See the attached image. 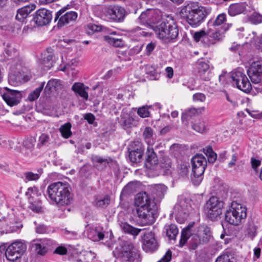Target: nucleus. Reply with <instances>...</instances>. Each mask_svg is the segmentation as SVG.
<instances>
[{
  "mask_svg": "<svg viewBox=\"0 0 262 262\" xmlns=\"http://www.w3.org/2000/svg\"><path fill=\"white\" fill-rule=\"evenodd\" d=\"M136 213L143 225H149L155 221V203L146 192L138 193L135 199Z\"/></svg>",
  "mask_w": 262,
  "mask_h": 262,
  "instance_id": "f257e3e1",
  "label": "nucleus"
},
{
  "mask_svg": "<svg viewBox=\"0 0 262 262\" xmlns=\"http://www.w3.org/2000/svg\"><path fill=\"white\" fill-rule=\"evenodd\" d=\"M71 187L68 183L58 182L48 186L47 194L49 199L59 206L70 204L72 201Z\"/></svg>",
  "mask_w": 262,
  "mask_h": 262,
  "instance_id": "f03ea898",
  "label": "nucleus"
},
{
  "mask_svg": "<svg viewBox=\"0 0 262 262\" xmlns=\"http://www.w3.org/2000/svg\"><path fill=\"white\" fill-rule=\"evenodd\" d=\"M180 14L193 27L199 26L206 17L205 8L193 2L182 7Z\"/></svg>",
  "mask_w": 262,
  "mask_h": 262,
  "instance_id": "7ed1b4c3",
  "label": "nucleus"
},
{
  "mask_svg": "<svg viewBox=\"0 0 262 262\" xmlns=\"http://www.w3.org/2000/svg\"><path fill=\"white\" fill-rule=\"evenodd\" d=\"M156 36L165 42L177 38L179 34L177 26L173 19L166 20L156 26H153Z\"/></svg>",
  "mask_w": 262,
  "mask_h": 262,
  "instance_id": "20e7f679",
  "label": "nucleus"
},
{
  "mask_svg": "<svg viewBox=\"0 0 262 262\" xmlns=\"http://www.w3.org/2000/svg\"><path fill=\"white\" fill-rule=\"evenodd\" d=\"M246 216V208L241 204L233 201L229 209L225 213V220L229 224L237 226L241 224Z\"/></svg>",
  "mask_w": 262,
  "mask_h": 262,
  "instance_id": "39448f33",
  "label": "nucleus"
},
{
  "mask_svg": "<svg viewBox=\"0 0 262 262\" xmlns=\"http://www.w3.org/2000/svg\"><path fill=\"white\" fill-rule=\"evenodd\" d=\"M227 79L233 82V84H236V87L244 92H249L252 86L248 78L245 74L239 71H234L231 74H225L219 76L220 81Z\"/></svg>",
  "mask_w": 262,
  "mask_h": 262,
  "instance_id": "423d86ee",
  "label": "nucleus"
},
{
  "mask_svg": "<svg viewBox=\"0 0 262 262\" xmlns=\"http://www.w3.org/2000/svg\"><path fill=\"white\" fill-rule=\"evenodd\" d=\"M193 177L192 181L195 185H198L202 180V175L204 172L207 162L202 155H196L191 159Z\"/></svg>",
  "mask_w": 262,
  "mask_h": 262,
  "instance_id": "0eeeda50",
  "label": "nucleus"
},
{
  "mask_svg": "<svg viewBox=\"0 0 262 262\" xmlns=\"http://www.w3.org/2000/svg\"><path fill=\"white\" fill-rule=\"evenodd\" d=\"M224 205V202L219 198L211 196L206 203L205 212L211 220H215L222 214Z\"/></svg>",
  "mask_w": 262,
  "mask_h": 262,
  "instance_id": "6e6552de",
  "label": "nucleus"
},
{
  "mask_svg": "<svg viewBox=\"0 0 262 262\" xmlns=\"http://www.w3.org/2000/svg\"><path fill=\"white\" fill-rule=\"evenodd\" d=\"M210 229L206 226H200L196 232L192 235L191 239V248L195 249L199 245L206 244L211 238Z\"/></svg>",
  "mask_w": 262,
  "mask_h": 262,
  "instance_id": "1a4fd4ad",
  "label": "nucleus"
},
{
  "mask_svg": "<svg viewBox=\"0 0 262 262\" xmlns=\"http://www.w3.org/2000/svg\"><path fill=\"white\" fill-rule=\"evenodd\" d=\"M26 249V244L22 241L17 240L7 248L5 253L6 257L8 260L14 261L21 257Z\"/></svg>",
  "mask_w": 262,
  "mask_h": 262,
  "instance_id": "9d476101",
  "label": "nucleus"
},
{
  "mask_svg": "<svg viewBox=\"0 0 262 262\" xmlns=\"http://www.w3.org/2000/svg\"><path fill=\"white\" fill-rule=\"evenodd\" d=\"M0 226L2 232L8 233L17 231L22 227V225L15 220L13 213H10L0 218Z\"/></svg>",
  "mask_w": 262,
  "mask_h": 262,
  "instance_id": "9b49d317",
  "label": "nucleus"
},
{
  "mask_svg": "<svg viewBox=\"0 0 262 262\" xmlns=\"http://www.w3.org/2000/svg\"><path fill=\"white\" fill-rule=\"evenodd\" d=\"M0 94L8 105L12 107L18 104L22 98L21 92L4 88L0 90Z\"/></svg>",
  "mask_w": 262,
  "mask_h": 262,
  "instance_id": "f8f14e48",
  "label": "nucleus"
},
{
  "mask_svg": "<svg viewBox=\"0 0 262 262\" xmlns=\"http://www.w3.org/2000/svg\"><path fill=\"white\" fill-rule=\"evenodd\" d=\"M139 256L138 250L130 242H125L121 252L122 262H134Z\"/></svg>",
  "mask_w": 262,
  "mask_h": 262,
  "instance_id": "ddd939ff",
  "label": "nucleus"
},
{
  "mask_svg": "<svg viewBox=\"0 0 262 262\" xmlns=\"http://www.w3.org/2000/svg\"><path fill=\"white\" fill-rule=\"evenodd\" d=\"M66 9V8H63L56 13L55 21L58 19L57 24L58 27H62L66 25L74 22L77 17V14L74 11H69L62 15Z\"/></svg>",
  "mask_w": 262,
  "mask_h": 262,
  "instance_id": "4468645a",
  "label": "nucleus"
},
{
  "mask_svg": "<svg viewBox=\"0 0 262 262\" xmlns=\"http://www.w3.org/2000/svg\"><path fill=\"white\" fill-rule=\"evenodd\" d=\"M190 202V200L186 199L179 201L174 206L173 211L177 219L180 217L184 220L186 218L187 214L189 213L191 208Z\"/></svg>",
  "mask_w": 262,
  "mask_h": 262,
  "instance_id": "2eb2a0df",
  "label": "nucleus"
},
{
  "mask_svg": "<svg viewBox=\"0 0 262 262\" xmlns=\"http://www.w3.org/2000/svg\"><path fill=\"white\" fill-rule=\"evenodd\" d=\"M52 18V12L46 9L42 8L37 10L33 15V21L39 26L49 24Z\"/></svg>",
  "mask_w": 262,
  "mask_h": 262,
  "instance_id": "dca6fc26",
  "label": "nucleus"
},
{
  "mask_svg": "<svg viewBox=\"0 0 262 262\" xmlns=\"http://www.w3.org/2000/svg\"><path fill=\"white\" fill-rule=\"evenodd\" d=\"M125 14L124 8L119 6H111L105 11V16L110 19L115 21H122Z\"/></svg>",
  "mask_w": 262,
  "mask_h": 262,
  "instance_id": "f3484780",
  "label": "nucleus"
},
{
  "mask_svg": "<svg viewBox=\"0 0 262 262\" xmlns=\"http://www.w3.org/2000/svg\"><path fill=\"white\" fill-rule=\"evenodd\" d=\"M159 11L152 9H147L143 12L139 17V20L141 24L147 25L153 28L150 24L156 23L158 19V12Z\"/></svg>",
  "mask_w": 262,
  "mask_h": 262,
  "instance_id": "a211bd4d",
  "label": "nucleus"
},
{
  "mask_svg": "<svg viewBox=\"0 0 262 262\" xmlns=\"http://www.w3.org/2000/svg\"><path fill=\"white\" fill-rule=\"evenodd\" d=\"M52 244V241L47 238L37 239L32 242V245L35 248V251L40 255H45Z\"/></svg>",
  "mask_w": 262,
  "mask_h": 262,
  "instance_id": "6ab92c4d",
  "label": "nucleus"
},
{
  "mask_svg": "<svg viewBox=\"0 0 262 262\" xmlns=\"http://www.w3.org/2000/svg\"><path fill=\"white\" fill-rule=\"evenodd\" d=\"M129 158L133 162H139L142 158L144 149L142 145L137 142L133 143L131 145V147L129 148Z\"/></svg>",
  "mask_w": 262,
  "mask_h": 262,
  "instance_id": "aec40b11",
  "label": "nucleus"
},
{
  "mask_svg": "<svg viewBox=\"0 0 262 262\" xmlns=\"http://www.w3.org/2000/svg\"><path fill=\"white\" fill-rule=\"evenodd\" d=\"M142 246L146 252H151L157 248V243L153 233L149 232L144 234Z\"/></svg>",
  "mask_w": 262,
  "mask_h": 262,
  "instance_id": "412c9836",
  "label": "nucleus"
},
{
  "mask_svg": "<svg viewBox=\"0 0 262 262\" xmlns=\"http://www.w3.org/2000/svg\"><path fill=\"white\" fill-rule=\"evenodd\" d=\"M224 37V33L221 30H216L214 32L208 31L207 38L208 41L207 45L208 46L214 45L217 42L221 41Z\"/></svg>",
  "mask_w": 262,
  "mask_h": 262,
  "instance_id": "4be33fe9",
  "label": "nucleus"
},
{
  "mask_svg": "<svg viewBox=\"0 0 262 262\" xmlns=\"http://www.w3.org/2000/svg\"><path fill=\"white\" fill-rule=\"evenodd\" d=\"M147 158L145 160V166L149 169L152 168L158 164V158L152 147H148L146 152Z\"/></svg>",
  "mask_w": 262,
  "mask_h": 262,
  "instance_id": "5701e85b",
  "label": "nucleus"
},
{
  "mask_svg": "<svg viewBox=\"0 0 262 262\" xmlns=\"http://www.w3.org/2000/svg\"><path fill=\"white\" fill-rule=\"evenodd\" d=\"M247 6V4L245 3L231 4L228 8V13L232 16L245 13L246 11Z\"/></svg>",
  "mask_w": 262,
  "mask_h": 262,
  "instance_id": "b1692460",
  "label": "nucleus"
},
{
  "mask_svg": "<svg viewBox=\"0 0 262 262\" xmlns=\"http://www.w3.org/2000/svg\"><path fill=\"white\" fill-rule=\"evenodd\" d=\"M152 196L157 201L161 200L167 191V187L163 184H157L151 187Z\"/></svg>",
  "mask_w": 262,
  "mask_h": 262,
  "instance_id": "393cba45",
  "label": "nucleus"
},
{
  "mask_svg": "<svg viewBox=\"0 0 262 262\" xmlns=\"http://www.w3.org/2000/svg\"><path fill=\"white\" fill-rule=\"evenodd\" d=\"M258 227L259 223L256 221L253 220L249 221L246 228L247 236L253 239L257 235Z\"/></svg>",
  "mask_w": 262,
  "mask_h": 262,
  "instance_id": "a878e982",
  "label": "nucleus"
},
{
  "mask_svg": "<svg viewBox=\"0 0 262 262\" xmlns=\"http://www.w3.org/2000/svg\"><path fill=\"white\" fill-rule=\"evenodd\" d=\"M35 5L30 4L18 9L16 15V19L19 21H23L35 9Z\"/></svg>",
  "mask_w": 262,
  "mask_h": 262,
  "instance_id": "bb28decb",
  "label": "nucleus"
},
{
  "mask_svg": "<svg viewBox=\"0 0 262 262\" xmlns=\"http://www.w3.org/2000/svg\"><path fill=\"white\" fill-rule=\"evenodd\" d=\"M88 89H89L88 86H85L83 83L80 82H76L72 86L73 91L86 100L89 97L88 93L86 92Z\"/></svg>",
  "mask_w": 262,
  "mask_h": 262,
  "instance_id": "cd10ccee",
  "label": "nucleus"
},
{
  "mask_svg": "<svg viewBox=\"0 0 262 262\" xmlns=\"http://www.w3.org/2000/svg\"><path fill=\"white\" fill-rule=\"evenodd\" d=\"M120 117L121 124L124 129L129 128L134 125L135 119L132 114L123 112Z\"/></svg>",
  "mask_w": 262,
  "mask_h": 262,
  "instance_id": "c85d7f7f",
  "label": "nucleus"
},
{
  "mask_svg": "<svg viewBox=\"0 0 262 262\" xmlns=\"http://www.w3.org/2000/svg\"><path fill=\"white\" fill-rule=\"evenodd\" d=\"M62 88V82L60 80L53 79L49 80L45 89L46 93H54Z\"/></svg>",
  "mask_w": 262,
  "mask_h": 262,
  "instance_id": "c756f323",
  "label": "nucleus"
},
{
  "mask_svg": "<svg viewBox=\"0 0 262 262\" xmlns=\"http://www.w3.org/2000/svg\"><path fill=\"white\" fill-rule=\"evenodd\" d=\"M116 34V32H113L108 35L104 36L103 37V40L110 45L115 47H121L123 46L124 41L121 38H119L112 36Z\"/></svg>",
  "mask_w": 262,
  "mask_h": 262,
  "instance_id": "7c9ffc66",
  "label": "nucleus"
},
{
  "mask_svg": "<svg viewBox=\"0 0 262 262\" xmlns=\"http://www.w3.org/2000/svg\"><path fill=\"white\" fill-rule=\"evenodd\" d=\"M164 232L169 240L175 241L179 233V230L175 224L166 225L164 227Z\"/></svg>",
  "mask_w": 262,
  "mask_h": 262,
  "instance_id": "2f4dec72",
  "label": "nucleus"
},
{
  "mask_svg": "<svg viewBox=\"0 0 262 262\" xmlns=\"http://www.w3.org/2000/svg\"><path fill=\"white\" fill-rule=\"evenodd\" d=\"M247 74L251 82L253 83H258L261 79L262 73L256 71L249 66L247 71Z\"/></svg>",
  "mask_w": 262,
  "mask_h": 262,
  "instance_id": "473e14b6",
  "label": "nucleus"
},
{
  "mask_svg": "<svg viewBox=\"0 0 262 262\" xmlns=\"http://www.w3.org/2000/svg\"><path fill=\"white\" fill-rule=\"evenodd\" d=\"M198 73L200 77L204 80H207L208 77L205 76L206 73H208L209 69L208 62L205 61H199L198 62Z\"/></svg>",
  "mask_w": 262,
  "mask_h": 262,
  "instance_id": "72a5a7b5",
  "label": "nucleus"
},
{
  "mask_svg": "<svg viewBox=\"0 0 262 262\" xmlns=\"http://www.w3.org/2000/svg\"><path fill=\"white\" fill-rule=\"evenodd\" d=\"M205 111L204 107H201L198 108H190L188 110H185V111L183 113L182 116V120L184 121V120L187 117H191L192 116L199 114H201L203 113Z\"/></svg>",
  "mask_w": 262,
  "mask_h": 262,
  "instance_id": "f704fd0d",
  "label": "nucleus"
},
{
  "mask_svg": "<svg viewBox=\"0 0 262 262\" xmlns=\"http://www.w3.org/2000/svg\"><path fill=\"white\" fill-rule=\"evenodd\" d=\"M88 237L93 241H99L104 238L103 233L96 229H91L88 231Z\"/></svg>",
  "mask_w": 262,
  "mask_h": 262,
  "instance_id": "c9c22d12",
  "label": "nucleus"
},
{
  "mask_svg": "<svg viewBox=\"0 0 262 262\" xmlns=\"http://www.w3.org/2000/svg\"><path fill=\"white\" fill-rule=\"evenodd\" d=\"M110 203V197L106 195L103 198H97L93 202L95 206L98 208H105Z\"/></svg>",
  "mask_w": 262,
  "mask_h": 262,
  "instance_id": "e433bc0d",
  "label": "nucleus"
},
{
  "mask_svg": "<svg viewBox=\"0 0 262 262\" xmlns=\"http://www.w3.org/2000/svg\"><path fill=\"white\" fill-rule=\"evenodd\" d=\"M191 127L194 130L201 134L204 133L207 130V124L203 120H200L193 123Z\"/></svg>",
  "mask_w": 262,
  "mask_h": 262,
  "instance_id": "4c0bfd02",
  "label": "nucleus"
},
{
  "mask_svg": "<svg viewBox=\"0 0 262 262\" xmlns=\"http://www.w3.org/2000/svg\"><path fill=\"white\" fill-rule=\"evenodd\" d=\"M146 142L149 145H152L155 141L153 129L150 127H146L143 133Z\"/></svg>",
  "mask_w": 262,
  "mask_h": 262,
  "instance_id": "58836bf2",
  "label": "nucleus"
},
{
  "mask_svg": "<svg viewBox=\"0 0 262 262\" xmlns=\"http://www.w3.org/2000/svg\"><path fill=\"white\" fill-rule=\"evenodd\" d=\"M233 254L230 251H226L216 258L215 262H233Z\"/></svg>",
  "mask_w": 262,
  "mask_h": 262,
  "instance_id": "ea45409f",
  "label": "nucleus"
},
{
  "mask_svg": "<svg viewBox=\"0 0 262 262\" xmlns=\"http://www.w3.org/2000/svg\"><path fill=\"white\" fill-rule=\"evenodd\" d=\"M120 226L122 230L124 232L131 234L133 235H138L141 231L140 229L135 228L127 223H122Z\"/></svg>",
  "mask_w": 262,
  "mask_h": 262,
  "instance_id": "a19ab883",
  "label": "nucleus"
},
{
  "mask_svg": "<svg viewBox=\"0 0 262 262\" xmlns=\"http://www.w3.org/2000/svg\"><path fill=\"white\" fill-rule=\"evenodd\" d=\"M191 226H187L185 229H183L182 231L181 239L180 241V246H183L191 235Z\"/></svg>",
  "mask_w": 262,
  "mask_h": 262,
  "instance_id": "79ce46f5",
  "label": "nucleus"
},
{
  "mask_svg": "<svg viewBox=\"0 0 262 262\" xmlns=\"http://www.w3.org/2000/svg\"><path fill=\"white\" fill-rule=\"evenodd\" d=\"M45 85V82H42L40 85L35 89L33 92H32L28 96V99L30 101H33L36 100L39 96L40 92L42 90Z\"/></svg>",
  "mask_w": 262,
  "mask_h": 262,
  "instance_id": "37998d69",
  "label": "nucleus"
},
{
  "mask_svg": "<svg viewBox=\"0 0 262 262\" xmlns=\"http://www.w3.org/2000/svg\"><path fill=\"white\" fill-rule=\"evenodd\" d=\"M71 124L70 123H66L61 126L59 130L62 136L64 138H69L72 135L71 131Z\"/></svg>",
  "mask_w": 262,
  "mask_h": 262,
  "instance_id": "c03bdc74",
  "label": "nucleus"
},
{
  "mask_svg": "<svg viewBox=\"0 0 262 262\" xmlns=\"http://www.w3.org/2000/svg\"><path fill=\"white\" fill-rule=\"evenodd\" d=\"M50 135L46 133H43L39 137L37 146L41 147L43 146H48L50 143Z\"/></svg>",
  "mask_w": 262,
  "mask_h": 262,
  "instance_id": "a18cd8bd",
  "label": "nucleus"
},
{
  "mask_svg": "<svg viewBox=\"0 0 262 262\" xmlns=\"http://www.w3.org/2000/svg\"><path fill=\"white\" fill-rule=\"evenodd\" d=\"M151 108V106L144 105L138 108L137 111L138 115L141 118H147L150 116V112L149 110Z\"/></svg>",
  "mask_w": 262,
  "mask_h": 262,
  "instance_id": "49530a36",
  "label": "nucleus"
},
{
  "mask_svg": "<svg viewBox=\"0 0 262 262\" xmlns=\"http://www.w3.org/2000/svg\"><path fill=\"white\" fill-rule=\"evenodd\" d=\"M204 152L208 158V160L209 163H214L217 158L216 154L212 150L210 147H207L206 149H204Z\"/></svg>",
  "mask_w": 262,
  "mask_h": 262,
  "instance_id": "de8ad7c7",
  "label": "nucleus"
},
{
  "mask_svg": "<svg viewBox=\"0 0 262 262\" xmlns=\"http://www.w3.org/2000/svg\"><path fill=\"white\" fill-rule=\"evenodd\" d=\"M53 58V55L52 54H49L43 58L42 63L44 65L45 70H49L53 66L54 61Z\"/></svg>",
  "mask_w": 262,
  "mask_h": 262,
  "instance_id": "09e8293b",
  "label": "nucleus"
},
{
  "mask_svg": "<svg viewBox=\"0 0 262 262\" xmlns=\"http://www.w3.org/2000/svg\"><path fill=\"white\" fill-rule=\"evenodd\" d=\"M40 174L41 172H39V173H33L31 171L26 172L24 173L25 181L26 182L37 181L39 179Z\"/></svg>",
  "mask_w": 262,
  "mask_h": 262,
  "instance_id": "8fccbe9b",
  "label": "nucleus"
},
{
  "mask_svg": "<svg viewBox=\"0 0 262 262\" xmlns=\"http://www.w3.org/2000/svg\"><path fill=\"white\" fill-rule=\"evenodd\" d=\"M208 31L205 32L204 30L196 32L193 34V38L196 42H199L200 40H205V39L207 37Z\"/></svg>",
  "mask_w": 262,
  "mask_h": 262,
  "instance_id": "3c124183",
  "label": "nucleus"
},
{
  "mask_svg": "<svg viewBox=\"0 0 262 262\" xmlns=\"http://www.w3.org/2000/svg\"><path fill=\"white\" fill-rule=\"evenodd\" d=\"M249 20L254 24H257L262 23V15L254 13L249 17Z\"/></svg>",
  "mask_w": 262,
  "mask_h": 262,
  "instance_id": "603ef678",
  "label": "nucleus"
},
{
  "mask_svg": "<svg viewBox=\"0 0 262 262\" xmlns=\"http://www.w3.org/2000/svg\"><path fill=\"white\" fill-rule=\"evenodd\" d=\"M226 20V15L225 13L219 14L213 23L214 26H219L223 24Z\"/></svg>",
  "mask_w": 262,
  "mask_h": 262,
  "instance_id": "864d4df0",
  "label": "nucleus"
},
{
  "mask_svg": "<svg viewBox=\"0 0 262 262\" xmlns=\"http://www.w3.org/2000/svg\"><path fill=\"white\" fill-rule=\"evenodd\" d=\"M29 207L32 211L36 212H39L41 209V202L40 201H35L33 203H30Z\"/></svg>",
  "mask_w": 262,
  "mask_h": 262,
  "instance_id": "5fc2aeb1",
  "label": "nucleus"
},
{
  "mask_svg": "<svg viewBox=\"0 0 262 262\" xmlns=\"http://www.w3.org/2000/svg\"><path fill=\"white\" fill-rule=\"evenodd\" d=\"M250 163L252 169L257 172V168L260 166L261 161L259 160L252 157L250 159Z\"/></svg>",
  "mask_w": 262,
  "mask_h": 262,
  "instance_id": "6e6d98bb",
  "label": "nucleus"
},
{
  "mask_svg": "<svg viewBox=\"0 0 262 262\" xmlns=\"http://www.w3.org/2000/svg\"><path fill=\"white\" fill-rule=\"evenodd\" d=\"M250 67L256 71L262 73V59L255 61H253L250 64Z\"/></svg>",
  "mask_w": 262,
  "mask_h": 262,
  "instance_id": "4d7b16f0",
  "label": "nucleus"
},
{
  "mask_svg": "<svg viewBox=\"0 0 262 262\" xmlns=\"http://www.w3.org/2000/svg\"><path fill=\"white\" fill-rule=\"evenodd\" d=\"M193 100L194 101L204 102L206 100L205 95L201 93H195L193 95Z\"/></svg>",
  "mask_w": 262,
  "mask_h": 262,
  "instance_id": "13d9d810",
  "label": "nucleus"
},
{
  "mask_svg": "<svg viewBox=\"0 0 262 262\" xmlns=\"http://www.w3.org/2000/svg\"><path fill=\"white\" fill-rule=\"evenodd\" d=\"M171 258V252L170 250H168L165 255L158 262H168Z\"/></svg>",
  "mask_w": 262,
  "mask_h": 262,
  "instance_id": "bf43d9fd",
  "label": "nucleus"
},
{
  "mask_svg": "<svg viewBox=\"0 0 262 262\" xmlns=\"http://www.w3.org/2000/svg\"><path fill=\"white\" fill-rule=\"evenodd\" d=\"M238 159V155L236 153H234L231 156L230 161L228 164V167L229 168H232L235 164Z\"/></svg>",
  "mask_w": 262,
  "mask_h": 262,
  "instance_id": "052dcab7",
  "label": "nucleus"
},
{
  "mask_svg": "<svg viewBox=\"0 0 262 262\" xmlns=\"http://www.w3.org/2000/svg\"><path fill=\"white\" fill-rule=\"evenodd\" d=\"M54 253L60 255H65L67 253V249L66 247L60 246L55 250Z\"/></svg>",
  "mask_w": 262,
  "mask_h": 262,
  "instance_id": "680f3d73",
  "label": "nucleus"
},
{
  "mask_svg": "<svg viewBox=\"0 0 262 262\" xmlns=\"http://www.w3.org/2000/svg\"><path fill=\"white\" fill-rule=\"evenodd\" d=\"M156 47V43L154 42H150L147 44L146 47V52L147 55H150L151 52L154 50Z\"/></svg>",
  "mask_w": 262,
  "mask_h": 262,
  "instance_id": "e2e57ef3",
  "label": "nucleus"
},
{
  "mask_svg": "<svg viewBox=\"0 0 262 262\" xmlns=\"http://www.w3.org/2000/svg\"><path fill=\"white\" fill-rule=\"evenodd\" d=\"M84 118L90 124H93L95 119L94 115L91 113L86 114L84 116Z\"/></svg>",
  "mask_w": 262,
  "mask_h": 262,
  "instance_id": "0e129e2a",
  "label": "nucleus"
},
{
  "mask_svg": "<svg viewBox=\"0 0 262 262\" xmlns=\"http://www.w3.org/2000/svg\"><path fill=\"white\" fill-rule=\"evenodd\" d=\"M37 189L36 187H30L28 189L27 191L26 192V195L27 196H30L33 197L32 195L37 194Z\"/></svg>",
  "mask_w": 262,
  "mask_h": 262,
  "instance_id": "69168bd1",
  "label": "nucleus"
},
{
  "mask_svg": "<svg viewBox=\"0 0 262 262\" xmlns=\"http://www.w3.org/2000/svg\"><path fill=\"white\" fill-rule=\"evenodd\" d=\"M47 231V227L43 225H39L36 228V232L39 234L45 233Z\"/></svg>",
  "mask_w": 262,
  "mask_h": 262,
  "instance_id": "338daca9",
  "label": "nucleus"
},
{
  "mask_svg": "<svg viewBox=\"0 0 262 262\" xmlns=\"http://www.w3.org/2000/svg\"><path fill=\"white\" fill-rule=\"evenodd\" d=\"M253 252H254L253 260H255L260 257L261 249L259 247H256L253 249Z\"/></svg>",
  "mask_w": 262,
  "mask_h": 262,
  "instance_id": "774afa93",
  "label": "nucleus"
}]
</instances>
